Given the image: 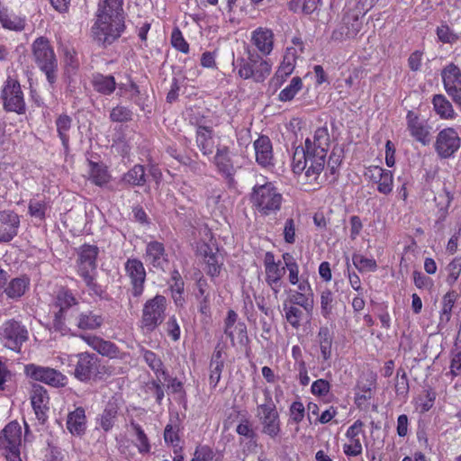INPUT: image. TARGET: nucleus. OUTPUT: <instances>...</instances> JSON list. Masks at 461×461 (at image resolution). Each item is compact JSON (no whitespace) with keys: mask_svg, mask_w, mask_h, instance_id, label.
I'll return each instance as SVG.
<instances>
[{"mask_svg":"<svg viewBox=\"0 0 461 461\" xmlns=\"http://www.w3.org/2000/svg\"><path fill=\"white\" fill-rule=\"evenodd\" d=\"M285 302L300 306L307 314H311L314 306V294L308 280L302 277L301 283L297 285V290L291 291Z\"/></svg>","mask_w":461,"mask_h":461,"instance_id":"obj_21","label":"nucleus"},{"mask_svg":"<svg viewBox=\"0 0 461 461\" xmlns=\"http://www.w3.org/2000/svg\"><path fill=\"white\" fill-rule=\"evenodd\" d=\"M212 163L216 167V171L228 184L230 185H234V176L237 172V168L234 166L230 147L226 145L217 146L215 155L212 158Z\"/></svg>","mask_w":461,"mask_h":461,"instance_id":"obj_16","label":"nucleus"},{"mask_svg":"<svg viewBox=\"0 0 461 461\" xmlns=\"http://www.w3.org/2000/svg\"><path fill=\"white\" fill-rule=\"evenodd\" d=\"M303 88V81L300 77H294L290 84L285 86L278 95V100L288 102L294 98L298 92Z\"/></svg>","mask_w":461,"mask_h":461,"instance_id":"obj_50","label":"nucleus"},{"mask_svg":"<svg viewBox=\"0 0 461 461\" xmlns=\"http://www.w3.org/2000/svg\"><path fill=\"white\" fill-rule=\"evenodd\" d=\"M0 23L6 30L20 32L25 29L26 17L17 15L0 5Z\"/></svg>","mask_w":461,"mask_h":461,"instance_id":"obj_36","label":"nucleus"},{"mask_svg":"<svg viewBox=\"0 0 461 461\" xmlns=\"http://www.w3.org/2000/svg\"><path fill=\"white\" fill-rule=\"evenodd\" d=\"M224 367V361L220 350L215 351L210 362V385L215 388L221 380V372Z\"/></svg>","mask_w":461,"mask_h":461,"instance_id":"obj_47","label":"nucleus"},{"mask_svg":"<svg viewBox=\"0 0 461 461\" xmlns=\"http://www.w3.org/2000/svg\"><path fill=\"white\" fill-rule=\"evenodd\" d=\"M77 361L74 370V376L80 382H89L99 378V362L95 354L87 352L77 356Z\"/></svg>","mask_w":461,"mask_h":461,"instance_id":"obj_17","label":"nucleus"},{"mask_svg":"<svg viewBox=\"0 0 461 461\" xmlns=\"http://www.w3.org/2000/svg\"><path fill=\"white\" fill-rule=\"evenodd\" d=\"M446 94L461 111V69L455 63L446 65L440 73Z\"/></svg>","mask_w":461,"mask_h":461,"instance_id":"obj_12","label":"nucleus"},{"mask_svg":"<svg viewBox=\"0 0 461 461\" xmlns=\"http://www.w3.org/2000/svg\"><path fill=\"white\" fill-rule=\"evenodd\" d=\"M67 429L74 436H81L86 429V411L77 407L68 414Z\"/></svg>","mask_w":461,"mask_h":461,"instance_id":"obj_37","label":"nucleus"},{"mask_svg":"<svg viewBox=\"0 0 461 461\" xmlns=\"http://www.w3.org/2000/svg\"><path fill=\"white\" fill-rule=\"evenodd\" d=\"M459 148L460 138L454 128H446L438 133L435 150L441 158L452 157Z\"/></svg>","mask_w":461,"mask_h":461,"instance_id":"obj_18","label":"nucleus"},{"mask_svg":"<svg viewBox=\"0 0 461 461\" xmlns=\"http://www.w3.org/2000/svg\"><path fill=\"white\" fill-rule=\"evenodd\" d=\"M20 227L19 215L11 210L0 212V243L9 242L17 234Z\"/></svg>","mask_w":461,"mask_h":461,"instance_id":"obj_24","label":"nucleus"},{"mask_svg":"<svg viewBox=\"0 0 461 461\" xmlns=\"http://www.w3.org/2000/svg\"><path fill=\"white\" fill-rule=\"evenodd\" d=\"M68 313H63L62 312H58L55 313V317L53 320V329L56 331L60 332L61 335H68L70 333V328L68 325L71 323L68 321H73V316L71 318L67 319Z\"/></svg>","mask_w":461,"mask_h":461,"instance_id":"obj_55","label":"nucleus"},{"mask_svg":"<svg viewBox=\"0 0 461 461\" xmlns=\"http://www.w3.org/2000/svg\"><path fill=\"white\" fill-rule=\"evenodd\" d=\"M256 161L258 165L266 167L273 165V147L270 139L266 135L259 136L254 141Z\"/></svg>","mask_w":461,"mask_h":461,"instance_id":"obj_32","label":"nucleus"},{"mask_svg":"<svg viewBox=\"0 0 461 461\" xmlns=\"http://www.w3.org/2000/svg\"><path fill=\"white\" fill-rule=\"evenodd\" d=\"M438 39L443 43L454 44L459 40V35L455 33L447 25L442 24L436 31Z\"/></svg>","mask_w":461,"mask_h":461,"instance_id":"obj_59","label":"nucleus"},{"mask_svg":"<svg viewBox=\"0 0 461 461\" xmlns=\"http://www.w3.org/2000/svg\"><path fill=\"white\" fill-rule=\"evenodd\" d=\"M22 428L16 421L8 423L0 433V452L7 461H22Z\"/></svg>","mask_w":461,"mask_h":461,"instance_id":"obj_8","label":"nucleus"},{"mask_svg":"<svg viewBox=\"0 0 461 461\" xmlns=\"http://www.w3.org/2000/svg\"><path fill=\"white\" fill-rule=\"evenodd\" d=\"M265 281L272 290L274 295L277 297L283 285V276L285 273V267L281 265V261L276 262L275 255L267 251L264 257Z\"/></svg>","mask_w":461,"mask_h":461,"instance_id":"obj_14","label":"nucleus"},{"mask_svg":"<svg viewBox=\"0 0 461 461\" xmlns=\"http://www.w3.org/2000/svg\"><path fill=\"white\" fill-rule=\"evenodd\" d=\"M435 113L442 120H454L457 116L452 103L443 94H436L431 98Z\"/></svg>","mask_w":461,"mask_h":461,"instance_id":"obj_38","label":"nucleus"},{"mask_svg":"<svg viewBox=\"0 0 461 461\" xmlns=\"http://www.w3.org/2000/svg\"><path fill=\"white\" fill-rule=\"evenodd\" d=\"M238 314L233 310H229L224 320V333L230 339L231 345L235 346V340L241 346L249 343L247 325L243 321H238Z\"/></svg>","mask_w":461,"mask_h":461,"instance_id":"obj_20","label":"nucleus"},{"mask_svg":"<svg viewBox=\"0 0 461 461\" xmlns=\"http://www.w3.org/2000/svg\"><path fill=\"white\" fill-rule=\"evenodd\" d=\"M99 249L95 245L84 244L79 248L77 259V273L95 272Z\"/></svg>","mask_w":461,"mask_h":461,"instance_id":"obj_26","label":"nucleus"},{"mask_svg":"<svg viewBox=\"0 0 461 461\" xmlns=\"http://www.w3.org/2000/svg\"><path fill=\"white\" fill-rule=\"evenodd\" d=\"M214 457L213 449L208 445H198L190 461H212Z\"/></svg>","mask_w":461,"mask_h":461,"instance_id":"obj_61","label":"nucleus"},{"mask_svg":"<svg viewBox=\"0 0 461 461\" xmlns=\"http://www.w3.org/2000/svg\"><path fill=\"white\" fill-rule=\"evenodd\" d=\"M362 19L355 11H348L343 14L340 24L332 32L331 40L342 41L355 38L362 28Z\"/></svg>","mask_w":461,"mask_h":461,"instance_id":"obj_15","label":"nucleus"},{"mask_svg":"<svg viewBox=\"0 0 461 461\" xmlns=\"http://www.w3.org/2000/svg\"><path fill=\"white\" fill-rule=\"evenodd\" d=\"M265 403L259 404L257 408V417L262 425V432L274 438L281 431L279 414L269 391H265Z\"/></svg>","mask_w":461,"mask_h":461,"instance_id":"obj_9","label":"nucleus"},{"mask_svg":"<svg viewBox=\"0 0 461 461\" xmlns=\"http://www.w3.org/2000/svg\"><path fill=\"white\" fill-rule=\"evenodd\" d=\"M28 339L26 326L15 319L7 320L0 326V343L8 349L20 352Z\"/></svg>","mask_w":461,"mask_h":461,"instance_id":"obj_7","label":"nucleus"},{"mask_svg":"<svg viewBox=\"0 0 461 461\" xmlns=\"http://www.w3.org/2000/svg\"><path fill=\"white\" fill-rule=\"evenodd\" d=\"M250 203L261 215L267 216L280 211L283 194L274 183H257L250 193Z\"/></svg>","mask_w":461,"mask_h":461,"instance_id":"obj_4","label":"nucleus"},{"mask_svg":"<svg viewBox=\"0 0 461 461\" xmlns=\"http://www.w3.org/2000/svg\"><path fill=\"white\" fill-rule=\"evenodd\" d=\"M250 41L264 56L269 55L274 48V32L266 27H258L251 32Z\"/></svg>","mask_w":461,"mask_h":461,"instance_id":"obj_30","label":"nucleus"},{"mask_svg":"<svg viewBox=\"0 0 461 461\" xmlns=\"http://www.w3.org/2000/svg\"><path fill=\"white\" fill-rule=\"evenodd\" d=\"M49 395L47 390L40 385L33 384L31 393V402L38 420L43 424L48 419Z\"/></svg>","mask_w":461,"mask_h":461,"instance_id":"obj_27","label":"nucleus"},{"mask_svg":"<svg viewBox=\"0 0 461 461\" xmlns=\"http://www.w3.org/2000/svg\"><path fill=\"white\" fill-rule=\"evenodd\" d=\"M78 276L83 279L89 295L99 296L101 297L104 292L103 286L99 285L96 281L97 271L95 272H84L83 274H78Z\"/></svg>","mask_w":461,"mask_h":461,"instance_id":"obj_49","label":"nucleus"},{"mask_svg":"<svg viewBox=\"0 0 461 461\" xmlns=\"http://www.w3.org/2000/svg\"><path fill=\"white\" fill-rule=\"evenodd\" d=\"M296 58L297 50L294 47L287 48L284 55L283 61L270 81V84L275 88L280 87L287 77L293 73L295 68Z\"/></svg>","mask_w":461,"mask_h":461,"instance_id":"obj_25","label":"nucleus"},{"mask_svg":"<svg viewBox=\"0 0 461 461\" xmlns=\"http://www.w3.org/2000/svg\"><path fill=\"white\" fill-rule=\"evenodd\" d=\"M167 308V300L161 294H156L144 303L140 320V328L144 334L153 332L163 323Z\"/></svg>","mask_w":461,"mask_h":461,"instance_id":"obj_5","label":"nucleus"},{"mask_svg":"<svg viewBox=\"0 0 461 461\" xmlns=\"http://www.w3.org/2000/svg\"><path fill=\"white\" fill-rule=\"evenodd\" d=\"M116 87H118V95L120 96L130 94V99L134 100V103L143 109V103L140 98L134 99L140 95V88L134 82L129 81L127 84H119Z\"/></svg>","mask_w":461,"mask_h":461,"instance_id":"obj_52","label":"nucleus"},{"mask_svg":"<svg viewBox=\"0 0 461 461\" xmlns=\"http://www.w3.org/2000/svg\"><path fill=\"white\" fill-rule=\"evenodd\" d=\"M32 59L38 68L44 73L50 87L54 89L58 80V59L48 38H36L31 46Z\"/></svg>","mask_w":461,"mask_h":461,"instance_id":"obj_3","label":"nucleus"},{"mask_svg":"<svg viewBox=\"0 0 461 461\" xmlns=\"http://www.w3.org/2000/svg\"><path fill=\"white\" fill-rule=\"evenodd\" d=\"M92 85L96 92L104 95H112L117 86L113 76H104L102 74H96L93 77Z\"/></svg>","mask_w":461,"mask_h":461,"instance_id":"obj_44","label":"nucleus"},{"mask_svg":"<svg viewBox=\"0 0 461 461\" xmlns=\"http://www.w3.org/2000/svg\"><path fill=\"white\" fill-rule=\"evenodd\" d=\"M1 98L5 111L24 114L26 104L19 81L8 77L4 84Z\"/></svg>","mask_w":461,"mask_h":461,"instance_id":"obj_10","label":"nucleus"},{"mask_svg":"<svg viewBox=\"0 0 461 461\" xmlns=\"http://www.w3.org/2000/svg\"><path fill=\"white\" fill-rule=\"evenodd\" d=\"M196 251L203 258L206 273L212 277L219 276L223 262L218 250L206 242H199Z\"/></svg>","mask_w":461,"mask_h":461,"instance_id":"obj_23","label":"nucleus"},{"mask_svg":"<svg viewBox=\"0 0 461 461\" xmlns=\"http://www.w3.org/2000/svg\"><path fill=\"white\" fill-rule=\"evenodd\" d=\"M123 0H104L98 5L92 27L95 39L103 45L115 41L125 30Z\"/></svg>","mask_w":461,"mask_h":461,"instance_id":"obj_1","label":"nucleus"},{"mask_svg":"<svg viewBox=\"0 0 461 461\" xmlns=\"http://www.w3.org/2000/svg\"><path fill=\"white\" fill-rule=\"evenodd\" d=\"M89 166V180L98 186H104L110 179L111 175L109 174L107 167L104 164H99L94 161H88Z\"/></svg>","mask_w":461,"mask_h":461,"instance_id":"obj_42","label":"nucleus"},{"mask_svg":"<svg viewBox=\"0 0 461 461\" xmlns=\"http://www.w3.org/2000/svg\"><path fill=\"white\" fill-rule=\"evenodd\" d=\"M171 44L176 50L185 54L189 52V44L183 37L181 31L177 28L172 32Z\"/></svg>","mask_w":461,"mask_h":461,"instance_id":"obj_63","label":"nucleus"},{"mask_svg":"<svg viewBox=\"0 0 461 461\" xmlns=\"http://www.w3.org/2000/svg\"><path fill=\"white\" fill-rule=\"evenodd\" d=\"M147 177L144 166L137 164L122 176L120 183L131 187H141L145 185Z\"/></svg>","mask_w":461,"mask_h":461,"instance_id":"obj_40","label":"nucleus"},{"mask_svg":"<svg viewBox=\"0 0 461 461\" xmlns=\"http://www.w3.org/2000/svg\"><path fill=\"white\" fill-rule=\"evenodd\" d=\"M30 287V278L27 276L14 277L3 289L8 299L18 301Z\"/></svg>","mask_w":461,"mask_h":461,"instance_id":"obj_39","label":"nucleus"},{"mask_svg":"<svg viewBox=\"0 0 461 461\" xmlns=\"http://www.w3.org/2000/svg\"><path fill=\"white\" fill-rule=\"evenodd\" d=\"M132 112L125 106L117 105L110 113V119L116 122H126L131 121Z\"/></svg>","mask_w":461,"mask_h":461,"instance_id":"obj_60","label":"nucleus"},{"mask_svg":"<svg viewBox=\"0 0 461 461\" xmlns=\"http://www.w3.org/2000/svg\"><path fill=\"white\" fill-rule=\"evenodd\" d=\"M446 270L447 272L446 282L448 285L453 286L461 274V257L452 259L447 264Z\"/></svg>","mask_w":461,"mask_h":461,"instance_id":"obj_53","label":"nucleus"},{"mask_svg":"<svg viewBox=\"0 0 461 461\" xmlns=\"http://www.w3.org/2000/svg\"><path fill=\"white\" fill-rule=\"evenodd\" d=\"M458 294L455 290H450L444 294L441 301L438 327L445 328L452 317V310L457 300Z\"/></svg>","mask_w":461,"mask_h":461,"instance_id":"obj_41","label":"nucleus"},{"mask_svg":"<svg viewBox=\"0 0 461 461\" xmlns=\"http://www.w3.org/2000/svg\"><path fill=\"white\" fill-rule=\"evenodd\" d=\"M83 339L89 347L104 357L124 362L130 357V353L121 350L115 343L110 340L91 335L84 336Z\"/></svg>","mask_w":461,"mask_h":461,"instance_id":"obj_19","label":"nucleus"},{"mask_svg":"<svg viewBox=\"0 0 461 461\" xmlns=\"http://www.w3.org/2000/svg\"><path fill=\"white\" fill-rule=\"evenodd\" d=\"M144 259L146 263L156 269H164L168 263L167 254L166 253L163 243L152 240L147 243Z\"/></svg>","mask_w":461,"mask_h":461,"instance_id":"obj_28","label":"nucleus"},{"mask_svg":"<svg viewBox=\"0 0 461 461\" xmlns=\"http://www.w3.org/2000/svg\"><path fill=\"white\" fill-rule=\"evenodd\" d=\"M333 294L330 290L325 289L321 294V312L325 319H329L333 309Z\"/></svg>","mask_w":461,"mask_h":461,"instance_id":"obj_57","label":"nucleus"},{"mask_svg":"<svg viewBox=\"0 0 461 461\" xmlns=\"http://www.w3.org/2000/svg\"><path fill=\"white\" fill-rule=\"evenodd\" d=\"M238 75L242 79H252L257 83L263 82L271 73V64L261 56L249 51L247 59L238 58L233 61Z\"/></svg>","mask_w":461,"mask_h":461,"instance_id":"obj_6","label":"nucleus"},{"mask_svg":"<svg viewBox=\"0 0 461 461\" xmlns=\"http://www.w3.org/2000/svg\"><path fill=\"white\" fill-rule=\"evenodd\" d=\"M327 157L297 147L293 155L292 168L303 185H321V173L325 169Z\"/></svg>","mask_w":461,"mask_h":461,"instance_id":"obj_2","label":"nucleus"},{"mask_svg":"<svg viewBox=\"0 0 461 461\" xmlns=\"http://www.w3.org/2000/svg\"><path fill=\"white\" fill-rule=\"evenodd\" d=\"M236 432L240 436H243L249 439H254L256 438V432L253 429L252 423L249 419L246 416H242L240 423L236 428Z\"/></svg>","mask_w":461,"mask_h":461,"instance_id":"obj_62","label":"nucleus"},{"mask_svg":"<svg viewBox=\"0 0 461 461\" xmlns=\"http://www.w3.org/2000/svg\"><path fill=\"white\" fill-rule=\"evenodd\" d=\"M68 322L73 323L81 330H95L103 326L104 318L100 313L87 310L77 312L73 316V321H68Z\"/></svg>","mask_w":461,"mask_h":461,"instance_id":"obj_29","label":"nucleus"},{"mask_svg":"<svg viewBox=\"0 0 461 461\" xmlns=\"http://www.w3.org/2000/svg\"><path fill=\"white\" fill-rule=\"evenodd\" d=\"M393 186V176L392 171L387 170L382 175L381 180L377 184V191L383 194H389Z\"/></svg>","mask_w":461,"mask_h":461,"instance_id":"obj_64","label":"nucleus"},{"mask_svg":"<svg viewBox=\"0 0 461 461\" xmlns=\"http://www.w3.org/2000/svg\"><path fill=\"white\" fill-rule=\"evenodd\" d=\"M352 261L354 266L360 271L375 272L377 269V264L374 258H365L361 255H353Z\"/></svg>","mask_w":461,"mask_h":461,"instance_id":"obj_56","label":"nucleus"},{"mask_svg":"<svg viewBox=\"0 0 461 461\" xmlns=\"http://www.w3.org/2000/svg\"><path fill=\"white\" fill-rule=\"evenodd\" d=\"M140 351L144 361L156 374H158L159 372L164 373L162 370L163 363L156 353L144 348H141Z\"/></svg>","mask_w":461,"mask_h":461,"instance_id":"obj_54","label":"nucleus"},{"mask_svg":"<svg viewBox=\"0 0 461 461\" xmlns=\"http://www.w3.org/2000/svg\"><path fill=\"white\" fill-rule=\"evenodd\" d=\"M213 135V130L211 126L199 127L195 131L196 146L203 156H210L214 151Z\"/></svg>","mask_w":461,"mask_h":461,"instance_id":"obj_35","label":"nucleus"},{"mask_svg":"<svg viewBox=\"0 0 461 461\" xmlns=\"http://www.w3.org/2000/svg\"><path fill=\"white\" fill-rule=\"evenodd\" d=\"M24 374L27 377L46 384L55 388H61L67 385L68 377L60 371L49 366L28 364L24 366Z\"/></svg>","mask_w":461,"mask_h":461,"instance_id":"obj_11","label":"nucleus"},{"mask_svg":"<svg viewBox=\"0 0 461 461\" xmlns=\"http://www.w3.org/2000/svg\"><path fill=\"white\" fill-rule=\"evenodd\" d=\"M333 339L334 334L329 327L322 326L319 329L316 342L319 345L321 361L327 363V366H330Z\"/></svg>","mask_w":461,"mask_h":461,"instance_id":"obj_33","label":"nucleus"},{"mask_svg":"<svg viewBox=\"0 0 461 461\" xmlns=\"http://www.w3.org/2000/svg\"><path fill=\"white\" fill-rule=\"evenodd\" d=\"M283 311L285 321L294 329L299 330L305 317V311L300 306H296L284 302Z\"/></svg>","mask_w":461,"mask_h":461,"instance_id":"obj_43","label":"nucleus"},{"mask_svg":"<svg viewBox=\"0 0 461 461\" xmlns=\"http://www.w3.org/2000/svg\"><path fill=\"white\" fill-rule=\"evenodd\" d=\"M58 135L65 149L69 147V131L72 127V118L68 114H60L55 121Z\"/></svg>","mask_w":461,"mask_h":461,"instance_id":"obj_45","label":"nucleus"},{"mask_svg":"<svg viewBox=\"0 0 461 461\" xmlns=\"http://www.w3.org/2000/svg\"><path fill=\"white\" fill-rule=\"evenodd\" d=\"M124 271L130 279L129 293L131 296L139 298L144 292L147 276L143 263L136 258H128L124 263Z\"/></svg>","mask_w":461,"mask_h":461,"instance_id":"obj_13","label":"nucleus"},{"mask_svg":"<svg viewBox=\"0 0 461 461\" xmlns=\"http://www.w3.org/2000/svg\"><path fill=\"white\" fill-rule=\"evenodd\" d=\"M343 159V150L339 147L333 148L330 154L329 159H326V172H330V183H334L338 177V169ZM327 173H325V176Z\"/></svg>","mask_w":461,"mask_h":461,"instance_id":"obj_46","label":"nucleus"},{"mask_svg":"<svg viewBox=\"0 0 461 461\" xmlns=\"http://www.w3.org/2000/svg\"><path fill=\"white\" fill-rule=\"evenodd\" d=\"M131 426L136 434L135 446L140 454H147L150 451L149 440L142 429L141 426L134 421L131 422Z\"/></svg>","mask_w":461,"mask_h":461,"instance_id":"obj_51","label":"nucleus"},{"mask_svg":"<svg viewBox=\"0 0 461 461\" xmlns=\"http://www.w3.org/2000/svg\"><path fill=\"white\" fill-rule=\"evenodd\" d=\"M119 409H120V401L118 398L112 397L106 402L104 411H102V413L100 414V416L97 420L100 427L104 431H106V432L110 431L113 429V427L114 426L115 422L117 420Z\"/></svg>","mask_w":461,"mask_h":461,"instance_id":"obj_34","label":"nucleus"},{"mask_svg":"<svg viewBox=\"0 0 461 461\" xmlns=\"http://www.w3.org/2000/svg\"><path fill=\"white\" fill-rule=\"evenodd\" d=\"M407 129L416 141L427 146L431 140V127L426 120L420 119L418 114L409 111L406 115Z\"/></svg>","mask_w":461,"mask_h":461,"instance_id":"obj_22","label":"nucleus"},{"mask_svg":"<svg viewBox=\"0 0 461 461\" xmlns=\"http://www.w3.org/2000/svg\"><path fill=\"white\" fill-rule=\"evenodd\" d=\"M77 304V300L68 289H61L55 298V305L59 308V312L68 313L69 309Z\"/></svg>","mask_w":461,"mask_h":461,"instance_id":"obj_48","label":"nucleus"},{"mask_svg":"<svg viewBox=\"0 0 461 461\" xmlns=\"http://www.w3.org/2000/svg\"><path fill=\"white\" fill-rule=\"evenodd\" d=\"M47 203L44 200L31 199L28 205L29 214L39 220L45 219Z\"/></svg>","mask_w":461,"mask_h":461,"instance_id":"obj_58","label":"nucleus"},{"mask_svg":"<svg viewBox=\"0 0 461 461\" xmlns=\"http://www.w3.org/2000/svg\"><path fill=\"white\" fill-rule=\"evenodd\" d=\"M330 145V139L329 131L327 127L323 126L319 127L314 131L312 139L307 138L305 140L304 146L303 148L327 157Z\"/></svg>","mask_w":461,"mask_h":461,"instance_id":"obj_31","label":"nucleus"}]
</instances>
